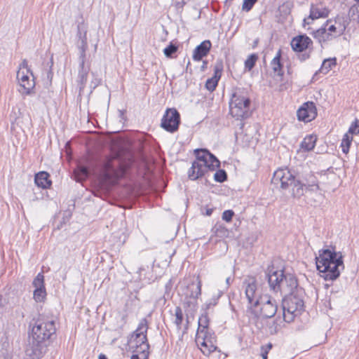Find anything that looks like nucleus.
I'll list each match as a JSON object with an SVG mask.
<instances>
[{"label": "nucleus", "mask_w": 359, "mask_h": 359, "mask_svg": "<svg viewBox=\"0 0 359 359\" xmlns=\"http://www.w3.org/2000/svg\"><path fill=\"white\" fill-rule=\"evenodd\" d=\"M208 154L207 149H196L194 150L196 160L192 163L188 170V177L191 180H196L207 175Z\"/></svg>", "instance_id": "7"}, {"label": "nucleus", "mask_w": 359, "mask_h": 359, "mask_svg": "<svg viewBox=\"0 0 359 359\" xmlns=\"http://www.w3.org/2000/svg\"><path fill=\"white\" fill-rule=\"evenodd\" d=\"M86 61H79V72L76 79L79 88V96H81L86 88L88 74L90 69V65H86Z\"/></svg>", "instance_id": "18"}, {"label": "nucleus", "mask_w": 359, "mask_h": 359, "mask_svg": "<svg viewBox=\"0 0 359 359\" xmlns=\"http://www.w3.org/2000/svg\"><path fill=\"white\" fill-rule=\"evenodd\" d=\"M208 167H207V175H208L209 172L214 171L220 167V161L210 151L209 154H208Z\"/></svg>", "instance_id": "28"}, {"label": "nucleus", "mask_w": 359, "mask_h": 359, "mask_svg": "<svg viewBox=\"0 0 359 359\" xmlns=\"http://www.w3.org/2000/svg\"><path fill=\"white\" fill-rule=\"evenodd\" d=\"M222 294H223L222 292L218 291L217 294H214L212 297V298L204 304L202 309L208 311V310L212 306H216L217 304L218 299L221 297Z\"/></svg>", "instance_id": "34"}, {"label": "nucleus", "mask_w": 359, "mask_h": 359, "mask_svg": "<svg viewBox=\"0 0 359 359\" xmlns=\"http://www.w3.org/2000/svg\"><path fill=\"white\" fill-rule=\"evenodd\" d=\"M278 311L276 300L268 295H263L256 299L252 306H248L247 312L251 315L250 319L258 327L257 323L262 316L263 318H271Z\"/></svg>", "instance_id": "3"}, {"label": "nucleus", "mask_w": 359, "mask_h": 359, "mask_svg": "<svg viewBox=\"0 0 359 359\" xmlns=\"http://www.w3.org/2000/svg\"><path fill=\"white\" fill-rule=\"evenodd\" d=\"M297 116L299 121L306 123L313 120L317 116V109L313 102H306L297 110Z\"/></svg>", "instance_id": "15"}, {"label": "nucleus", "mask_w": 359, "mask_h": 359, "mask_svg": "<svg viewBox=\"0 0 359 359\" xmlns=\"http://www.w3.org/2000/svg\"><path fill=\"white\" fill-rule=\"evenodd\" d=\"M337 65L336 57L325 59L321 65L319 72L326 74L330 70Z\"/></svg>", "instance_id": "30"}, {"label": "nucleus", "mask_w": 359, "mask_h": 359, "mask_svg": "<svg viewBox=\"0 0 359 359\" xmlns=\"http://www.w3.org/2000/svg\"><path fill=\"white\" fill-rule=\"evenodd\" d=\"M348 132L351 135L359 134V120L358 118H355L351 123Z\"/></svg>", "instance_id": "49"}, {"label": "nucleus", "mask_w": 359, "mask_h": 359, "mask_svg": "<svg viewBox=\"0 0 359 359\" xmlns=\"http://www.w3.org/2000/svg\"><path fill=\"white\" fill-rule=\"evenodd\" d=\"M258 1V0H243L242 5V10L245 12H249L252 10L254 5Z\"/></svg>", "instance_id": "48"}, {"label": "nucleus", "mask_w": 359, "mask_h": 359, "mask_svg": "<svg viewBox=\"0 0 359 359\" xmlns=\"http://www.w3.org/2000/svg\"><path fill=\"white\" fill-rule=\"evenodd\" d=\"M186 4L185 0H175V6L177 10H182Z\"/></svg>", "instance_id": "54"}, {"label": "nucleus", "mask_w": 359, "mask_h": 359, "mask_svg": "<svg viewBox=\"0 0 359 359\" xmlns=\"http://www.w3.org/2000/svg\"><path fill=\"white\" fill-rule=\"evenodd\" d=\"M319 4H311L310 7V13L308 18L304 19L303 25H310L309 20H314L318 18H325L328 16L330 11L325 6H323L322 1Z\"/></svg>", "instance_id": "17"}, {"label": "nucleus", "mask_w": 359, "mask_h": 359, "mask_svg": "<svg viewBox=\"0 0 359 359\" xmlns=\"http://www.w3.org/2000/svg\"><path fill=\"white\" fill-rule=\"evenodd\" d=\"M279 330V325L278 323V320L275 319L271 323H270L268 325V332L271 334L274 335L278 333Z\"/></svg>", "instance_id": "45"}, {"label": "nucleus", "mask_w": 359, "mask_h": 359, "mask_svg": "<svg viewBox=\"0 0 359 359\" xmlns=\"http://www.w3.org/2000/svg\"><path fill=\"white\" fill-rule=\"evenodd\" d=\"M331 22H332V20H327L325 24L323 25V26H322L317 30L313 31L312 32H311V34H312L313 36L315 39H317L319 41V42H325L327 41L332 40V35L331 34L327 32L326 29V26L329 25V24H330Z\"/></svg>", "instance_id": "22"}, {"label": "nucleus", "mask_w": 359, "mask_h": 359, "mask_svg": "<svg viewBox=\"0 0 359 359\" xmlns=\"http://www.w3.org/2000/svg\"><path fill=\"white\" fill-rule=\"evenodd\" d=\"M272 183L280 184V188L283 190L291 189L293 197V189L297 183V175L292 172L288 168H280L275 171L272 178Z\"/></svg>", "instance_id": "11"}, {"label": "nucleus", "mask_w": 359, "mask_h": 359, "mask_svg": "<svg viewBox=\"0 0 359 359\" xmlns=\"http://www.w3.org/2000/svg\"><path fill=\"white\" fill-rule=\"evenodd\" d=\"M353 140V137L350 136L348 133H346L341 140V147L343 153L348 154L349 151L350 147L351 145V142Z\"/></svg>", "instance_id": "35"}, {"label": "nucleus", "mask_w": 359, "mask_h": 359, "mask_svg": "<svg viewBox=\"0 0 359 359\" xmlns=\"http://www.w3.org/2000/svg\"><path fill=\"white\" fill-rule=\"evenodd\" d=\"M317 141V137L314 135H306L300 144V147L304 151H312Z\"/></svg>", "instance_id": "25"}, {"label": "nucleus", "mask_w": 359, "mask_h": 359, "mask_svg": "<svg viewBox=\"0 0 359 359\" xmlns=\"http://www.w3.org/2000/svg\"><path fill=\"white\" fill-rule=\"evenodd\" d=\"M355 1V4H359V0H354Z\"/></svg>", "instance_id": "63"}, {"label": "nucleus", "mask_w": 359, "mask_h": 359, "mask_svg": "<svg viewBox=\"0 0 359 359\" xmlns=\"http://www.w3.org/2000/svg\"><path fill=\"white\" fill-rule=\"evenodd\" d=\"M327 32L331 34L332 40L334 38L340 36L341 34H338V29H337V25L331 22L329 25L326 26Z\"/></svg>", "instance_id": "47"}, {"label": "nucleus", "mask_w": 359, "mask_h": 359, "mask_svg": "<svg viewBox=\"0 0 359 359\" xmlns=\"http://www.w3.org/2000/svg\"><path fill=\"white\" fill-rule=\"evenodd\" d=\"M348 15L353 20L359 22V4H354L349 9Z\"/></svg>", "instance_id": "43"}, {"label": "nucleus", "mask_w": 359, "mask_h": 359, "mask_svg": "<svg viewBox=\"0 0 359 359\" xmlns=\"http://www.w3.org/2000/svg\"><path fill=\"white\" fill-rule=\"evenodd\" d=\"M130 359H140V358H139L138 354H133V355L130 357Z\"/></svg>", "instance_id": "61"}, {"label": "nucleus", "mask_w": 359, "mask_h": 359, "mask_svg": "<svg viewBox=\"0 0 359 359\" xmlns=\"http://www.w3.org/2000/svg\"><path fill=\"white\" fill-rule=\"evenodd\" d=\"M224 69V64L222 60H217L214 65V75L213 76L217 79H220L222 73Z\"/></svg>", "instance_id": "40"}, {"label": "nucleus", "mask_w": 359, "mask_h": 359, "mask_svg": "<svg viewBox=\"0 0 359 359\" xmlns=\"http://www.w3.org/2000/svg\"><path fill=\"white\" fill-rule=\"evenodd\" d=\"M33 320L34 323L32 330V341L27 346L25 353L29 359H41L53 337H55V320L41 315Z\"/></svg>", "instance_id": "1"}, {"label": "nucleus", "mask_w": 359, "mask_h": 359, "mask_svg": "<svg viewBox=\"0 0 359 359\" xmlns=\"http://www.w3.org/2000/svg\"><path fill=\"white\" fill-rule=\"evenodd\" d=\"M188 289L191 290L190 297L197 299L201 294V282L198 280L197 284L195 285L192 283L188 286Z\"/></svg>", "instance_id": "33"}, {"label": "nucleus", "mask_w": 359, "mask_h": 359, "mask_svg": "<svg viewBox=\"0 0 359 359\" xmlns=\"http://www.w3.org/2000/svg\"><path fill=\"white\" fill-rule=\"evenodd\" d=\"M212 231L217 236L223 237L228 233V230L223 225L220 224H216L213 228Z\"/></svg>", "instance_id": "41"}, {"label": "nucleus", "mask_w": 359, "mask_h": 359, "mask_svg": "<svg viewBox=\"0 0 359 359\" xmlns=\"http://www.w3.org/2000/svg\"><path fill=\"white\" fill-rule=\"evenodd\" d=\"M251 100L249 97L241 95L238 92L233 94L229 103L230 114L238 120H243L250 116Z\"/></svg>", "instance_id": "8"}, {"label": "nucleus", "mask_w": 359, "mask_h": 359, "mask_svg": "<svg viewBox=\"0 0 359 359\" xmlns=\"http://www.w3.org/2000/svg\"><path fill=\"white\" fill-rule=\"evenodd\" d=\"M34 182L37 187L42 189H48L52 184V182L50 180V175L46 171H41L36 174Z\"/></svg>", "instance_id": "23"}, {"label": "nucleus", "mask_w": 359, "mask_h": 359, "mask_svg": "<svg viewBox=\"0 0 359 359\" xmlns=\"http://www.w3.org/2000/svg\"><path fill=\"white\" fill-rule=\"evenodd\" d=\"M318 253V257H316V266H323L325 270L328 267V264H332L334 269L341 266V269H344L343 256L340 252H337L334 250L322 249L319 250Z\"/></svg>", "instance_id": "9"}, {"label": "nucleus", "mask_w": 359, "mask_h": 359, "mask_svg": "<svg viewBox=\"0 0 359 359\" xmlns=\"http://www.w3.org/2000/svg\"><path fill=\"white\" fill-rule=\"evenodd\" d=\"M7 304V300L3 297L2 294H0V314H3Z\"/></svg>", "instance_id": "53"}, {"label": "nucleus", "mask_w": 359, "mask_h": 359, "mask_svg": "<svg viewBox=\"0 0 359 359\" xmlns=\"http://www.w3.org/2000/svg\"><path fill=\"white\" fill-rule=\"evenodd\" d=\"M258 60V55L256 53L250 55L245 61V69L250 71L256 65V62Z\"/></svg>", "instance_id": "37"}, {"label": "nucleus", "mask_w": 359, "mask_h": 359, "mask_svg": "<svg viewBox=\"0 0 359 359\" xmlns=\"http://www.w3.org/2000/svg\"><path fill=\"white\" fill-rule=\"evenodd\" d=\"M219 81V79L214 76L208 79L205 84V88L210 92H213L217 86Z\"/></svg>", "instance_id": "42"}, {"label": "nucleus", "mask_w": 359, "mask_h": 359, "mask_svg": "<svg viewBox=\"0 0 359 359\" xmlns=\"http://www.w3.org/2000/svg\"><path fill=\"white\" fill-rule=\"evenodd\" d=\"M76 46L79 50V61H86V52L88 49L87 38L77 39Z\"/></svg>", "instance_id": "29"}, {"label": "nucleus", "mask_w": 359, "mask_h": 359, "mask_svg": "<svg viewBox=\"0 0 359 359\" xmlns=\"http://www.w3.org/2000/svg\"><path fill=\"white\" fill-rule=\"evenodd\" d=\"M215 332L210 328L201 333L196 332V341L202 346L208 348V353L215 351L216 346L214 345L215 342Z\"/></svg>", "instance_id": "14"}, {"label": "nucleus", "mask_w": 359, "mask_h": 359, "mask_svg": "<svg viewBox=\"0 0 359 359\" xmlns=\"http://www.w3.org/2000/svg\"><path fill=\"white\" fill-rule=\"evenodd\" d=\"M35 287L34 291V299L36 302H44L46 299V290L44 285V276L42 273H39L32 282Z\"/></svg>", "instance_id": "16"}, {"label": "nucleus", "mask_w": 359, "mask_h": 359, "mask_svg": "<svg viewBox=\"0 0 359 359\" xmlns=\"http://www.w3.org/2000/svg\"><path fill=\"white\" fill-rule=\"evenodd\" d=\"M212 48V43L210 40H205L198 45L193 52V60L200 61L207 56Z\"/></svg>", "instance_id": "20"}, {"label": "nucleus", "mask_w": 359, "mask_h": 359, "mask_svg": "<svg viewBox=\"0 0 359 359\" xmlns=\"http://www.w3.org/2000/svg\"><path fill=\"white\" fill-rule=\"evenodd\" d=\"M91 74L93 76V79L90 83V94H91L93 92V90L101 84L102 81V80L99 79L94 72H92Z\"/></svg>", "instance_id": "46"}, {"label": "nucleus", "mask_w": 359, "mask_h": 359, "mask_svg": "<svg viewBox=\"0 0 359 359\" xmlns=\"http://www.w3.org/2000/svg\"><path fill=\"white\" fill-rule=\"evenodd\" d=\"M178 46L173 41L170 42L169 45L163 50L164 55L168 58H172L173 55L177 51Z\"/></svg>", "instance_id": "36"}, {"label": "nucleus", "mask_w": 359, "mask_h": 359, "mask_svg": "<svg viewBox=\"0 0 359 359\" xmlns=\"http://www.w3.org/2000/svg\"><path fill=\"white\" fill-rule=\"evenodd\" d=\"M148 322L146 318H142L137 326V328L133 332L130 344L135 343V346L132 348H135L134 352L142 353L144 355V359H149V344L147 339Z\"/></svg>", "instance_id": "5"}, {"label": "nucleus", "mask_w": 359, "mask_h": 359, "mask_svg": "<svg viewBox=\"0 0 359 359\" xmlns=\"http://www.w3.org/2000/svg\"><path fill=\"white\" fill-rule=\"evenodd\" d=\"M47 65L49 66V69H48V70L47 72V79L50 81H51L52 79H53V69H52V67H53V55L51 56V57L50 59V61L48 62Z\"/></svg>", "instance_id": "52"}, {"label": "nucleus", "mask_w": 359, "mask_h": 359, "mask_svg": "<svg viewBox=\"0 0 359 359\" xmlns=\"http://www.w3.org/2000/svg\"><path fill=\"white\" fill-rule=\"evenodd\" d=\"M207 66H208V61L207 60H203V65L201 66V70L202 71H205L207 69Z\"/></svg>", "instance_id": "59"}, {"label": "nucleus", "mask_w": 359, "mask_h": 359, "mask_svg": "<svg viewBox=\"0 0 359 359\" xmlns=\"http://www.w3.org/2000/svg\"><path fill=\"white\" fill-rule=\"evenodd\" d=\"M313 41L306 34H301L294 37L291 41V46L294 51L299 53L298 58L304 62L310 57V53L313 50Z\"/></svg>", "instance_id": "12"}, {"label": "nucleus", "mask_w": 359, "mask_h": 359, "mask_svg": "<svg viewBox=\"0 0 359 359\" xmlns=\"http://www.w3.org/2000/svg\"><path fill=\"white\" fill-rule=\"evenodd\" d=\"M27 69H29L27 61V60H24L20 65L19 70H25V72H27Z\"/></svg>", "instance_id": "56"}, {"label": "nucleus", "mask_w": 359, "mask_h": 359, "mask_svg": "<svg viewBox=\"0 0 359 359\" xmlns=\"http://www.w3.org/2000/svg\"><path fill=\"white\" fill-rule=\"evenodd\" d=\"M118 118L121 121H126L127 120V117L126 116V109H118Z\"/></svg>", "instance_id": "55"}, {"label": "nucleus", "mask_w": 359, "mask_h": 359, "mask_svg": "<svg viewBox=\"0 0 359 359\" xmlns=\"http://www.w3.org/2000/svg\"><path fill=\"white\" fill-rule=\"evenodd\" d=\"M181 123L180 114L175 108H168L161 122V127L165 131L174 133L179 130Z\"/></svg>", "instance_id": "13"}, {"label": "nucleus", "mask_w": 359, "mask_h": 359, "mask_svg": "<svg viewBox=\"0 0 359 359\" xmlns=\"http://www.w3.org/2000/svg\"><path fill=\"white\" fill-rule=\"evenodd\" d=\"M214 209L211 208H205V212L203 214L206 216H210L213 212Z\"/></svg>", "instance_id": "58"}, {"label": "nucleus", "mask_w": 359, "mask_h": 359, "mask_svg": "<svg viewBox=\"0 0 359 359\" xmlns=\"http://www.w3.org/2000/svg\"><path fill=\"white\" fill-rule=\"evenodd\" d=\"M87 25L84 23L83 21L79 22L77 25V33L76 37L78 39H81L84 38H87Z\"/></svg>", "instance_id": "38"}, {"label": "nucleus", "mask_w": 359, "mask_h": 359, "mask_svg": "<svg viewBox=\"0 0 359 359\" xmlns=\"http://www.w3.org/2000/svg\"><path fill=\"white\" fill-rule=\"evenodd\" d=\"M234 216V212L232 210H224L222 213V218L226 222H230Z\"/></svg>", "instance_id": "51"}, {"label": "nucleus", "mask_w": 359, "mask_h": 359, "mask_svg": "<svg viewBox=\"0 0 359 359\" xmlns=\"http://www.w3.org/2000/svg\"><path fill=\"white\" fill-rule=\"evenodd\" d=\"M318 271L320 273V276L325 280H331L334 281L337 280L341 273V271L342 270L341 266H337L334 269L332 264H328V267L324 270L323 267L316 266Z\"/></svg>", "instance_id": "19"}, {"label": "nucleus", "mask_w": 359, "mask_h": 359, "mask_svg": "<svg viewBox=\"0 0 359 359\" xmlns=\"http://www.w3.org/2000/svg\"><path fill=\"white\" fill-rule=\"evenodd\" d=\"M266 275L270 289L275 292H280L285 296L302 288L299 286L294 274L285 273L283 270H275L273 265L268 267Z\"/></svg>", "instance_id": "2"}, {"label": "nucleus", "mask_w": 359, "mask_h": 359, "mask_svg": "<svg viewBox=\"0 0 359 359\" xmlns=\"http://www.w3.org/2000/svg\"><path fill=\"white\" fill-rule=\"evenodd\" d=\"M208 311L203 310V313L199 317L198 319V326L197 329V332L201 333L209 327L210 318L208 317Z\"/></svg>", "instance_id": "26"}, {"label": "nucleus", "mask_w": 359, "mask_h": 359, "mask_svg": "<svg viewBox=\"0 0 359 359\" xmlns=\"http://www.w3.org/2000/svg\"><path fill=\"white\" fill-rule=\"evenodd\" d=\"M257 291V283L255 278H250L248 280L247 285L245 287V296L248 299L249 306H252L256 299L259 297H257L256 294Z\"/></svg>", "instance_id": "21"}, {"label": "nucleus", "mask_w": 359, "mask_h": 359, "mask_svg": "<svg viewBox=\"0 0 359 359\" xmlns=\"http://www.w3.org/2000/svg\"><path fill=\"white\" fill-rule=\"evenodd\" d=\"M281 60V50H279L276 55L273 57L271 62V67L278 76L282 77L283 76V65L280 61Z\"/></svg>", "instance_id": "24"}, {"label": "nucleus", "mask_w": 359, "mask_h": 359, "mask_svg": "<svg viewBox=\"0 0 359 359\" xmlns=\"http://www.w3.org/2000/svg\"><path fill=\"white\" fill-rule=\"evenodd\" d=\"M117 155H107L99 163V171L105 181L118 180L122 177L120 169L115 167L114 161Z\"/></svg>", "instance_id": "10"}, {"label": "nucleus", "mask_w": 359, "mask_h": 359, "mask_svg": "<svg viewBox=\"0 0 359 359\" xmlns=\"http://www.w3.org/2000/svg\"><path fill=\"white\" fill-rule=\"evenodd\" d=\"M229 279H230L229 278H226V283H227L228 284H229Z\"/></svg>", "instance_id": "64"}, {"label": "nucleus", "mask_w": 359, "mask_h": 359, "mask_svg": "<svg viewBox=\"0 0 359 359\" xmlns=\"http://www.w3.org/2000/svg\"><path fill=\"white\" fill-rule=\"evenodd\" d=\"M189 65H190V62L189 61L188 64H187V70H188V67H189Z\"/></svg>", "instance_id": "62"}, {"label": "nucleus", "mask_w": 359, "mask_h": 359, "mask_svg": "<svg viewBox=\"0 0 359 359\" xmlns=\"http://www.w3.org/2000/svg\"><path fill=\"white\" fill-rule=\"evenodd\" d=\"M172 286V280H169L168 282L165 285V294L168 293L170 291Z\"/></svg>", "instance_id": "57"}, {"label": "nucleus", "mask_w": 359, "mask_h": 359, "mask_svg": "<svg viewBox=\"0 0 359 359\" xmlns=\"http://www.w3.org/2000/svg\"><path fill=\"white\" fill-rule=\"evenodd\" d=\"M98 359H108V358L107 357L106 355H104V353H100L99 355H98Z\"/></svg>", "instance_id": "60"}, {"label": "nucleus", "mask_w": 359, "mask_h": 359, "mask_svg": "<svg viewBox=\"0 0 359 359\" xmlns=\"http://www.w3.org/2000/svg\"><path fill=\"white\" fill-rule=\"evenodd\" d=\"M175 323L176 324L177 328H181V325L183 320V313L182 309L180 306H177L175 308Z\"/></svg>", "instance_id": "44"}, {"label": "nucleus", "mask_w": 359, "mask_h": 359, "mask_svg": "<svg viewBox=\"0 0 359 359\" xmlns=\"http://www.w3.org/2000/svg\"><path fill=\"white\" fill-rule=\"evenodd\" d=\"M228 175L224 169H219L214 174V180L217 182L222 183L227 180Z\"/></svg>", "instance_id": "39"}, {"label": "nucleus", "mask_w": 359, "mask_h": 359, "mask_svg": "<svg viewBox=\"0 0 359 359\" xmlns=\"http://www.w3.org/2000/svg\"><path fill=\"white\" fill-rule=\"evenodd\" d=\"M334 24L337 25V29H338V34L342 35L344 33L346 27L349 24V19L344 16H337L334 20Z\"/></svg>", "instance_id": "27"}, {"label": "nucleus", "mask_w": 359, "mask_h": 359, "mask_svg": "<svg viewBox=\"0 0 359 359\" xmlns=\"http://www.w3.org/2000/svg\"><path fill=\"white\" fill-rule=\"evenodd\" d=\"M20 86L21 88V89H19L20 93L30 95L35 87L34 76H33L32 79H29L27 81L22 83Z\"/></svg>", "instance_id": "31"}, {"label": "nucleus", "mask_w": 359, "mask_h": 359, "mask_svg": "<svg viewBox=\"0 0 359 359\" xmlns=\"http://www.w3.org/2000/svg\"><path fill=\"white\" fill-rule=\"evenodd\" d=\"M272 348V344L269 343L266 346H262L261 347V356L262 357V359H267L268 358V353L269 351Z\"/></svg>", "instance_id": "50"}, {"label": "nucleus", "mask_w": 359, "mask_h": 359, "mask_svg": "<svg viewBox=\"0 0 359 359\" xmlns=\"http://www.w3.org/2000/svg\"><path fill=\"white\" fill-rule=\"evenodd\" d=\"M29 75L33 78L34 74L30 69H27V72L25 70H18L17 72V79L20 86L30 79Z\"/></svg>", "instance_id": "32"}, {"label": "nucleus", "mask_w": 359, "mask_h": 359, "mask_svg": "<svg viewBox=\"0 0 359 359\" xmlns=\"http://www.w3.org/2000/svg\"><path fill=\"white\" fill-rule=\"evenodd\" d=\"M320 190L318 180L312 172L297 175V183L293 189V198H300L305 191L315 192Z\"/></svg>", "instance_id": "6"}, {"label": "nucleus", "mask_w": 359, "mask_h": 359, "mask_svg": "<svg viewBox=\"0 0 359 359\" xmlns=\"http://www.w3.org/2000/svg\"><path fill=\"white\" fill-rule=\"evenodd\" d=\"M305 291L299 289L290 294H286L282 300L283 316L286 323H291L294 318L302 314L304 311V297Z\"/></svg>", "instance_id": "4"}]
</instances>
